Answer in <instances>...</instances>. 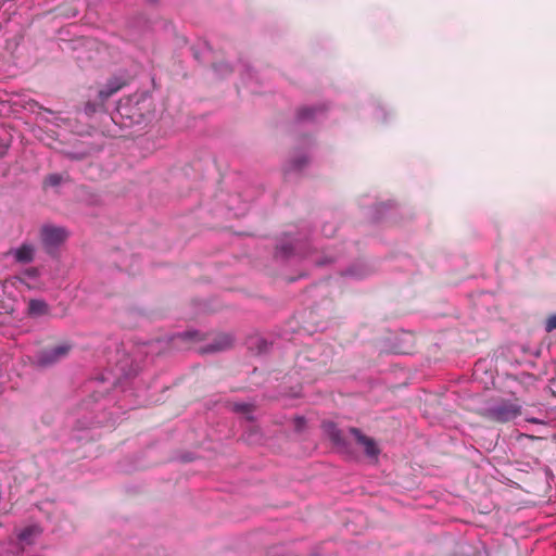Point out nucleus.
<instances>
[{"instance_id":"obj_26","label":"nucleus","mask_w":556,"mask_h":556,"mask_svg":"<svg viewBox=\"0 0 556 556\" xmlns=\"http://www.w3.org/2000/svg\"><path fill=\"white\" fill-rule=\"evenodd\" d=\"M482 366H483V365H482V364H480V363L476 364L475 374H478V372H479V370L482 368Z\"/></svg>"},{"instance_id":"obj_25","label":"nucleus","mask_w":556,"mask_h":556,"mask_svg":"<svg viewBox=\"0 0 556 556\" xmlns=\"http://www.w3.org/2000/svg\"><path fill=\"white\" fill-rule=\"evenodd\" d=\"M325 236H331L334 231V228L331 226V229L328 231L327 227L325 226L323 229Z\"/></svg>"},{"instance_id":"obj_22","label":"nucleus","mask_w":556,"mask_h":556,"mask_svg":"<svg viewBox=\"0 0 556 556\" xmlns=\"http://www.w3.org/2000/svg\"><path fill=\"white\" fill-rule=\"evenodd\" d=\"M304 426H305V418L304 417L298 416V417L294 418V427H295V429L298 431H302Z\"/></svg>"},{"instance_id":"obj_10","label":"nucleus","mask_w":556,"mask_h":556,"mask_svg":"<svg viewBox=\"0 0 556 556\" xmlns=\"http://www.w3.org/2000/svg\"><path fill=\"white\" fill-rule=\"evenodd\" d=\"M370 274V268L364 262H356L349 266L344 271H342V276L349 279H363Z\"/></svg>"},{"instance_id":"obj_12","label":"nucleus","mask_w":556,"mask_h":556,"mask_svg":"<svg viewBox=\"0 0 556 556\" xmlns=\"http://www.w3.org/2000/svg\"><path fill=\"white\" fill-rule=\"evenodd\" d=\"M28 315L31 317H41L47 315L49 312V306L46 301L40 299H33L28 303Z\"/></svg>"},{"instance_id":"obj_17","label":"nucleus","mask_w":556,"mask_h":556,"mask_svg":"<svg viewBox=\"0 0 556 556\" xmlns=\"http://www.w3.org/2000/svg\"><path fill=\"white\" fill-rule=\"evenodd\" d=\"M231 408L233 412L241 414H248L252 412V405L244 402H236L232 404Z\"/></svg>"},{"instance_id":"obj_11","label":"nucleus","mask_w":556,"mask_h":556,"mask_svg":"<svg viewBox=\"0 0 556 556\" xmlns=\"http://www.w3.org/2000/svg\"><path fill=\"white\" fill-rule=\"evenodd\" d=\"M125 85V81L119 77H113L108 80L104 88L99 91V98L102 102L108 100L111 96L116 93Z\"/></svg>"},{"instance_id":"obj_6","label":"nucleus","mask_w":556,"mask_h":556,"mask_svg":"<svg viewBox=\"0 0 556 556\" xmlns=\"http://www.w3.org/2000/svg\"><path fill=\"white\" fill-rule=\"evenodd\" d=\"M520 414L519 408L514 404H502L489 414L492 419L498 422H508Z\"/></svg>"},{"instance_id":"obj_5","label":"nucleus","mask_w":556,"mask_h":556,"mask_svg":"<svg viewBox=\"0 0 556 556\" xmlns=\"http://www.w3.org/2000/svg\"><path fill=\"white\" fill-rule=\"evenodd\" d=\"M232 343H233L232 336H230L228 333H220V334H217L211 343L201 346L199 349V352L201 354L223 352V351L231 348Z\"/></svg>"},{"instance_id":"obj_2","label":"nucleus","mask_w":556,"mask_h":556,"mask_svg":"<svg viewBox=\"0 0 556 556\" xmlns=\"http://www.w3.org/2000/svg\"><path fill=\"white\" fill-rule=\"evenodd\" d=\"M67 237L68 231L64 227L45 225L41 228V241L49 253L55 251Z\"/></svg>"},{"instance_id":"obj_7","label":"nucleus","mask_w":556,"mask_h":556,"mask_svg":"<svg viewBox=\"0 0 556 556\" xmlns=\"http://www.w3.org/2000/svg\"><path fill=\"white\" fill-rule=\"evenodd\" d=\"M349 431L356 442L364 447L365 454L368 457H377L379 455L380 450L374 439L364 435L357 428H350Z\"/></svg>"},{"instance_id":"obj_19","label":"nucleus","mask_w":556,"mask_h":556,"mask_svg":"<svg viewBox=\"0 0 556 556\" xmlns=\"http://www.w3.org/2000/svg\"><path fill=\"white\" fill-rule=\"evenodd\" d=\"M46 181L49 186L56 187L63 181V177L60 174H51L47 177Z\"/></svg>"},{"instance_id":"obj_9","label":"nucleus","mask_w":556,"mask_h":556,"mask_svg":"<svg viewBox=\"0 0 556 556\" xmlns=\"http://www.w3.org/2000/svg\"><path fill=\"white\" fill-rule=\"evenodd\" d=\"M324 430L331 442L342 452L348 451V444L342 435L341 430L333 422L324 424Z\"/></svg>"},{"instance_id":"obj_18","label":"nucleus","mask_w":556,"mask_h":556,"mask_svg":"<svg viewBox=\"0 0 556 556\" xmlns=\"http://www.w3.org/2000/svg\"><path fill=\"white\" fill-rule=\"evenodd\" d=\"M39 273L36 268H27L21 273V276L18 277L21 282H24L26 278L28 279H36L38 277Z\"/></svg>"},{"instance_id":"obj_15","label":"nucleus","mask_w":556,"mask_h":556,"mask_svg":"<svg viewBox=\"0 0 556 556\" xmlns=\"http://www.w3.org/2000/svg\"><path fill=\"white\" fill-rule=\"evenodd\" d=\"M308 162L306 154H300L292 157L286 165L287 172L301 170Z\"/></svg>"},{"instance_id":"obj_8","label":"nucleus","mask_w":556,"mask_h":556,"mask_svg":"<svg viewBox=\"0 0 556 556\" xmlns=\"http://www.w3.org/2000/svg\"><path fill=\"white\" fill-rule=\"evenodd\" d=\"M17 263L27 264L34 260L35 247L31 243L25 242L18 248H13L8 252Z\"/></svg>"},{"instance_id":"obj_16","label":"nucleus","mask_w":556,"mask_h":556,"mask_svg":"<svg viewBox=\"0 0 556 556\" xmlns=\"http://www.w3.org/2000/svg\"><path fill=\"white\" fill-rule=\"evenodd\" d=\"M174 340H202V333L198 330H188L177 333L173 337Z\"/></svg>"},{"instance_id":"obj_23","label":"nucleus","mask_w":556,"mask_h":556,"mask_svg":"<svg viewBox=\"0 0 556 556\" xmlns=\"http://www.w3.org/2000/svg\"><path fill=\"white\" fill-rule=\"evenodd\" d=\"M86 113H93L97 111V106L94 104L88 103L85 108Z\"/></svg>"},{"instance_id":"obj_20","label":"nucleus","mask_w":556,"mask_h":556,"mask_svg":"<svg viewBox=\"0 0 556 556\" xmlns=\"http://www.w3.org/2000/svg\"><path fill=\"white\" fill-rule=\"evenodd\" d=\"M556 330V314L548 316L545 320V331L552 332Z\"/></svg>"},{"instance_id":"obj_24","label":"nucleus","mask_w":556,"mask_h":556,"mask_svg":"<svg viewBox=\"0 0 556 556\" xmlns=\"http://www.w3.org/2000/svg\"><path fill=\"white\" fill-rule=\"evenodd\" d=\"M332 260L331 258H324V260H320V261H317V265H325V264H328V263H331Z\"/></svg>"},{"instance_id":"obj_13","label":"nucleus","mask_w":556,"mask_h":556,"mask_svg":"<svg viewBox=\"0 0 556 556\" xmlns=\"http://www.w3.org/2000/svg\"><path fill=\"white\" fill-rule=\"evenodd\" d=\"M324 111L320 106H304L298 112L299 122L315 121Z\"/></svg>"},{"instance_id":"obj_1","label":"nucleus","mask_w":556,"mask_h":556,"mask_svg":"<svg viewBox=\"0 0 556 556\" xmlns=\"http://www.w3.org/2000/svg\"><path fill=\"white\" fill-rule=\"evenodd\" d=\"M131 375L130 371H126L124 368L117 370H109L103 376L89 382V389L94 394L103 395L111 388H116L122 384V378H128Z\"/></svg>"},{"instance_id":"obj_14","label":"nucleus","mask_w":556,"mask_h":556,"mask_svg":"<svg viewBox=\"0 0 556 556\" xmlns=\"http://www.w3.org/2000/svg\"><path fill=\"white\" fill-rule=\"evenodd\" d=\"M40 533V528L36 525H31L21 530L17 534V539L23 543L31 544L34 539L37 538Z\"/></svg>"},{"instance_id":"obj_4","label":"nucleus","mask_w":556,"mask_h":556,"mask_svg":"<svg viewBox=\"0 0 556 556\" xmlns=\"http://www.w3.org/2000/svg\"><path fill=\"white\" fill-rule=\"evenodd\" d=\"M308 249L307 240L291 239L287 243H280L277 247L276 256L279 258H289L294 254L306 256Z\"/></svg>"},{"instance_id":"obj_21","label":"nucleus","mask_w":556,"mask_h":556,"mask_svg":"<svg viewBox=\"0 0 556 556\" xmlns=\"http://www.w3.org/2000/svg\"><path fill=\"white\" fill-rule=\"evenodd\" d=\"M215 71L220 75L225 76L230 73L232 70L228 63H219L215 65Z\"/></svg>"},{"instance_id":"obj_3","label":"nucleus","mask_w":556,"mask_h":556,"mask_svg":"<svg viewBox=\"0 0 556 556\" xmlns=\"http://www.w3.org/2000/svg\"><path fill=\"white\" fill-rule=\"evenodd\" d=\"M70 351L71 345L66 343L40 351L35 357V364L39 367L52 366L64 358Z\"/></svg>"}]
</instances>
